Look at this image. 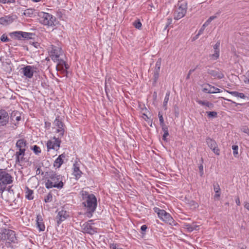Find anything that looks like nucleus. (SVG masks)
Listing matches in <instances>:
<instances>
[{"label": "nucleus", "instance_id": "obj_54", "mask_svg": "<svg viewBox=\"0 0 249 249\" xmlns=\"http://www.w3.org/2000/svg\"><path fill=\"white\" fill-rule=\"evenodd\" d=\"M147 227L146 225H143L141 226V230L142 231H146V230L147 229Z\"/></svg>", "mask_w": 249, "mask_h": 249}, {"label": "nucleus", "instance_id": "obj_24", "mask_svg": "<svg viewBox=\"0 0 249 249\" xmlns=\"http://www.w3.org/2000/svg\"><path fill=\"white\" fill-rule=\"evenodd\" d=\"M36 224L37 227L40 231H44L45 230V225L43 222V219L40 215H38L36 216Z\"/></svg>", "mask_w": 249, "mask_h": 249}, {"label": "nucleus", "instance_id": "obj_33", "mask_svg": "<svg viewBox=\"0 0 249 249\" xmlns=\"http://www.w3.org/2000/svg\"><path fill=\"white\" fill-rule=\"evenodd\" d=\"M232 149L233 150V156L236 158L238 156V146L236 145H233L232 146Z\"/></svg>", "mask_w": 249, "mask_h": 249}, {"label": "nucleus", "instance_id": "obj_8", "mask_svg": "<svg viewBox=\"0 0 249 249\" xmlns=\"http://www.w3.org/2000/svg\"><path fill=\"white\" fill-rule=\"evenodd\" d=\"M0 238L1 240H8L11 242H14L16 240L15 232L10 230H2L0 232Z\"/></svg>", "mask_w": 249, "mask_h": 249}, {"label": "nucleus", "instance_id": "obj_39", "mask_svg": "<svg viewBox=\"0 0 249 249\" xmlns=\"http://www.w3.org/2000/svg\"><path fill=\"white\" fill-rule=\"evenodd\" d=\"M53 196L51 193H49L45 197L44 201L46 203L50 202L52 200Z\"/></svg>", "mask_w": 249, "mask_h": 249}, {"label": "nucleus", "instance_id": "obj_30", "mask_svg": "<svg viewBox=\"0 0 249 249\" xmlns=\"http://www.w3.org/2000/svg\"><path fill=\"white\" fill-rule=\"evenodd\" d=\"M169 96H170V92L168 91L166 93V95L164 99L163 103V107L164 108V109L166 110L167 109V105L169 99Z\"/></svg>", "mask_w": 249, "mask_h": 249}, {"label": "nucleus", "instance_id": "obj_34", "mask_svg": "<svg viewBox=\"0 0 249 249\" xmlns=\"http://www.w3.org/2000/svg\"><path fill=\"white\" fill-rule=\"evenodd\" d=\"M133 25L136 28L138 29H141L142 26V24L139 19H137L133 22Z\"/></svg>", "mask_w": 249, "mask_h": 249}, {"label": "nucleus", "instance_id": "obj_26", "mask_svg": "<svg viewBox=\"0 0 249 249\" xmlns=\"http://www.w3.org/2000/svg\"><path fill=\"white\" fill-rule=\"evenodd\" d=\"M56 62H58V64L56 68V70L57 71L64 70V65H65V61L63 59H59L58 58V60Z\"/></svg>", "mask_w": 249, "mask_h": 249}, {"label": "nucleus", "instance_id": "obj_43", "mask_svg": "<svg viewBox=\"0 0 249 249\" xmlns=\"http://www.w3.org/2000/svg\"><path fill=\"white\" fill-rule=\"evenodd\" d=\"M213 190L215 193H219V192H220V188L218 184L213 185Z\"/></svg>", "mask_w": 249, "mask_h": 249}, {"label": "nucleus", "instance_id": "obj_38", "mask_svg": "<svg viewBox=\"0 0 249 249\" xmlns=\"http://www.w3.org/2000/svg\"><path fill=\"white\" fill-rule=\"evenodd\" d=\"M219 56V50H214V53L211 55L210 57H212L213 59L216 60Z\"/></svg>", "mask_w": 249, "mask_h": 249}, {"label": "nucleus", "instance_id": "obj_50", "mask_svg": "<svg viewBox=\"0 0 249 249\" xmlns=\"http://www.w3.org/2000/svg\"><path fill=\"white\" fill-rule=\"evenodd\" d=\"M15 0H2V3H15Z\"/></svg>", "mask_w": 249, "mask_h": 249}, {"label": "nucleus", "instance_id": "obj_45", "mask_svg": "<svg viewBox=\"0 0 249 249\" xmlns=\"http://www.w3.org/2000/svg\"><path fill=\"white\" fill-rule=\"evenodd\" d=\"M118 246L116 244L112 243L110 244L109 245V248L110 249H122L121 248H119L118 247Z\"/></svg>", "mask_w": 249, "mask_h": 249}, {"label": "nucleus", "instance_id": "obj_17", "mask_svg": "<svg viewBox=\"0 0 249 249\" xmlns=\"http://www.w3.org/2000/svg\"><path fill=\"white\" fill-rule=\"evenodd\" d=\"M72 175L74 176L75 179H78L82 175V172L80 170L79 164L77 162H75L72 166Z\"/></svg>", "mask_w": 249, "mask_h": 249}, {"label": "nucleus", "instance_id": "obj_55", "mask_svg": "<svg viewBox=\"0 0 249 249\" xmlns=\"http://www.w3.org/2000/svg\"><path fill=\"white\" fill-rule=\"evenodd\" d=\"M229 101L231 102L232 104H234L235 106H237L238 105H242L241 104L237 103L234 101H232V100H229Z\"/></svg>", "mask_w": 249, "mask_h": 249}, {"label": "nucleus", "instance_id": "obj_49", "mask_svg": "<svg viewBox=\"0 0 249 249\" xmlns=\"http://www.w3.org/2000/svg\"><path fill=\"white\" fill-rule=\"evenodd\" d=\"M216 18V16H211L206 20V22L209 24L211 22V21L214 19H215Z\"/></svg>", "mask_w": 249, "mask_h": 249}, {"label": "nucleus", "instance_id": "obj_32", "mask_svg": "<svg viewBox=\"0 0 249 249\" xmlns=\"http://www.w3.org/2000/svg\"><path fill=\"white\" fill-rule=\"evenodd\" d=\"M209 25V24L205 22L203 25L202 26V27H201V28L200 29V30H199L197 34L196 35V38H197L201 34H202V33H203L205 28L208 26Z\"/></svg>", "mask_w": 249, "mask_h": 249}, {"label": "nucleus", "instance_id": "obj_47", "mask_svg": "<svg viewBox=\"0 0 249 249\" xmlns=\"http://www.w3.org/2000/svg\"><path fill=\"white\" fill-rule=\"evenodd\" d=\"M199 173H200V176L202 177L203 174H204V172H203V166L202 164H201L199 166Z\"/></svg>", "mask_w": 249, "mask_h": 249}, {"label": "nucleus", "instance_id": "obj_4", "mask_svg": "<svg viewBox=\"0 0 249 249\" xmlns=\"http://www.w3.org/2000/svg\"><path fill=\"white\" fill-rule=\"evenodd\" d=\"M26 144V142L24 139H19L17 142L16 147L18 151H17L15 154L16 163H19L23 160Z\"/></svg>", "mask_w": 249, "mask_h": 249}, {"label": "nucleus", "instance_id": "obj_7", "mask_svg": "<svg viewBox=\"0 0 249 249\" xmlns=\"http://www.w3.org/2000/svg\"><path fill=\"white\" fill-rule=\"evenodd\" d=\"M154 211L158 214V217L162 221L168 223L171 225H175V221L170 213H167L165 210H161L159 208H155Z\"/></svg>", "mask_w": 249, "mask_h": 249}, {"label": "nucleus", "instance_id": "obj_9", "mask_svg": "<svg viewBox=\"0 0 249 249\" xmlns=\"http://www.w3.org/2000/svg\"><path fill=\"white\" fill-rule=\"evenodd\" d=\"M206 142L208 147L212 150L214 153H215L216 155H219L220 150L215 140L211 139L210 137H207L206 139Z\"/></svg>", "mask_w": 249, "mask_h": 249}, {"label": "nucleus", "instance_id": "obj_64", "mask_svg": "<svg viewBox=\"0 0 249 249\" xmlns=\"http://www.w3.org/2000/svg\"><path fill=\"white\" fill-rule=\"evenodd\" d=\"M143 115L145 116V118H148V117L147 115H146L145 114H143Z\"/></svg>", "mask_w": 249, "mask_h": 249}, {"label": "nucleus", "instance_id": "obj_15", "mask_svg": "<svg viewBox=\"0 0 249 249\" xmlns=\"http://www.w3.org/2000/svg\"><path fill=\"white\" fill-rule=\"evenodd\" d=\"M69 216V213L64 209H62L61 211H59L56 217L57 225L59 226L60 223L66 219Z\"/></svg>", "mask_w": 249, "mask_h": 249}, {"label": "nucleus", "instance_id": "obj_5", "mask_svg": "<svg viewBox=\"0 0 249 249\" xmlns=\"http://www.w3.org/2000/svg\"><path fill=\"white\" fill-rule=\"evenodd\" d=\"M187 9V3L184 0L178 1L174 13V19L178 20L186 14Z\"/></svg>", "mask_w": 249, "mask_h": 249}, {"label": "nucleus", "instance_id": "obj_22", "mask_svg": "<svg viewBox=\"0 0 249 249\" xmlns=\"http://www.w3.org/2000/svg\"><path fill=\"white\" fill-rule=\"evenodd\" d=\"M65 158V155L62 154L56 159L53 163V166L56 168H59L63 163V160Z\"/></svg>", "mask_w": 249, "mask_h": 249}, {"label": "nucleus", "instance_id": "obj_11", "mask_svg": "<svg viewBox=\"0 0 249 249\" xmlns=\"http://www.w3.org/2000/svg\"><path fill=\"white\" fill-rule=\"evenodd\" d=\"M60 143L61 141L58 138H56L55 137H53V140H49L47 142V147L48 151L50 149H59Z\"/></svg>", "mask_w": 249, "mask_h": 249}, {"label": "nucleus", "instance_id": "obj_14", "mask_svg": "<svg viewBox=\"0 0 249 249\" xmlns=\"http://www.w3.org/2000/svg\"><path fill=\"white\" fill-rule=\"evenodd\" d=\"M36 68L34 66L28 65L22 69V72L25 76L28 78H31L36 71Z\"/></svg>", "mask_w": 249, "mask_h": 249}, {"label": "nucleus", "instance_id": "obj_31", "mask_svg": "<svg viewBox=\"0 0 249 249\" xmlns=\"http://www.w3.org/2000/svg\"><path fill=\"white\" fill-rule=\"evenodd\" d=\"M35 11V10L34 9H27L24 11L23 14L25 16L31 17L34 14Z\"/></svg>", "mask_w": 249, "mask_h": 249}, {"label": "nucleus", "instance_id": "obj_40", "mask_svg": "<svg viewBox=\"0 0 249 249\" xmlns=\"http://www.w3.org/2000/svg\"><path fill=\"white\" fill-rule=\"evenodd\" d=\"M0 39L1 41L3 42H8L10 40L9 38L7 37V36L5 34H3L1 36Z\"/></svg>", "mask_w": 249, "mask_h": 249}, {"label": "nucleus", "instance_id": "obj_1", "mask_svg": "<svg viewBox=\"0 0 249 249\" xmlns=\"http://www.w3.org/2000/svg\"><path fill=\"white\" fill-rule=\"evenodd\" d=\"M80 195L85 214L91 218L97 207V198L94 194L83 190L80 191Z\"/></svg>", "mask_w": 249, "mask_h": 249}, {"label": "nucleus", "instance_id": "obj_41", "mask_svg": "<svg viewBox=\"0 0 249 249\" xmlns=\"http://www.w3.org/2000/svg\"><path fill=\"white\" fill-rule=\"evenodd\" d=\"M158 117L159 118L160 124H165L164 122V119H163V117L162 116V114L160 112H159Z\"/></svg>", "mask_w": 249, "mask_h": 249}, {"label": "nucleus", "instance_id": "obj_27", "mask_svg": "<svg viewBox=\"0 0 249 249\" xmlns=\"http://www.w3.org/2000/svg\"><path fill=\"white\" fill-rule=\"evenodd\" d=\"M22 31H15L12 32L10 34V35L15 37L18 39H21L22 38Z\"/></svg>", "mask_w": 249, "mask_h": 249}, {"label": "nucleus", "instance_id": "obj_46", "mask_svg": "<svg viewBox=\"0 0 249 249\" xmlns=\"http://www.w3.org/2000/svg\"><path fill=\"white\" fill-rule=\"evenodd\" d=\"M203 91L206 93H210L209 90H210V85H208L206 87L203 88Z\"/></svg>", "mask_w": 249, "mask_h": 249}, {"label": "nucleus", "instance_id": "obj_3", "mask_svg": "<svg viewBox=\"0 0 249 249\" xmlns=\"http://www.w3.org/2000/svg\"><path fill=\"white\" fill-rule=\"evenodd\" d=\"M38 20L41 24L48 27L55 26L56 18L48 13L39 12L37 14Z\"/></svg>", "mask_w": 249, "mask_h": 249}, {"label": "nucleus", "instance_id": "obj_19", "mask_svg": "<svg viewBox=\"0 0 249 249\" xmlns=\"http://www.w3.org/2000/svg\"><path fill=\"white\" fill-rule=\"evenodd\" d=\"M14 20L12 16H5L0 18V24L6 26L12 23Z\"/></svg>", "mask_w": 249, "mask_h": 249}, {"label": "nucleus", "instance_id": "obj_48", "mask_svg": "<svg viewBox=\"0 0 249 249\" xmlns=\"http://www.w3.org/2000/svg\"><path fill=\"white\" fill-rule=\"evenodd\" d=\"M190 205L192 206L194 208H196L198 206V204L193 200L190 202Z\"/></svg>", "mask_w": 249, "mask_h": 249}, {"label": "nucleus", "instance_id": "obj_51", "mask_svg": "<svg viewBox=\"0 0 249 249\" xmlns=\"http://www.w3.org/2000/svg\"><path fill=\"white\" fill-rule=\"evenodd\" d=\"M220 46V42H217L213 46L214 50H219V47Z\"/></svg>", "mask_w": 249, "mask_h": 249}, {"label": "nucleus", "instance_id": "obj_29", "mask_svg": "<svg viewBox=\"0 0 249 249\" xmlns=\"http://www.w3.org/2000/svg\"><path fill=\"white\" fill-rule=\"evenodd\" d=\"M22 38H24L26 39H30L33 38V36H35V34L32 33H28L22 32Z\"/></svg>", "mask_w": 249, "mask_h": 249}, {"label": "nucleus", "instance_id": "obj_16", "mask_svg": "<svg viewBox=\"0 0 249 249\" xmlns=\"http://www.w3.org/2000/svg\"><path fill=\"white\" fill-rule=\"evenodd\" d=\"M53 124L57 126V132L59 133V136L60 137L63 136L64 134V128H63V124L62 122L59 119V117H57L54 121Z\"/></svg>", "mask_w": 249, "mask_h": 249}, {"label": "nucleus", "instance_id": "obj_57", "mask_svg": "<svg viewBox=\"0 0 249 249\" xmlns=\"http://www.w3.org/2000/svg\"><path fill=\"white\" fill-rule=\"evenodd\" d=\"M245 208L249 211V203H246L244 206Z\"/></svg>", "mask_w": 249, "mask_h": 249}, {"label": "nucleus", "instance_id": "obj_35", "mask_svg": "<svg viewBox=\"0 0 249 249\" xmlns=\"http://www.w3.org/2000/svg\"><path fill=\"white\" fill-rule=\"evenodd\" d=\"M210 93H215L220 92V89L210 85V90L209 91Z\"/></svg>", "mask_w": 249, "mask_h": 249}, {"label": "nucleus", "instance_id": "obj_21", "mask_svg": "<svg viewBox=\"0 0 249 249\" xmlns=\"http://www.w3.org/2000/svg\"><path fill=\"white\" fill-rule=\"evenodd\" d=\"M199 226L197 225L196 222H193L192 224L184 223L183 224V228L188 232H192L193 231H196L198 230Z\"/></svg>", "mask_w": 249, "mask_h": 249}, {"label": "nucleus", "instance_id": "obj_62", "mask_svg": "<svg viewBox=\"0 0 249 249\" xmlns=\"http://www.w3.org/2000/svg\"><path fill=\"white\" fill-rule=\"evenodd\" d=\"M190 74H189V72H188V75H187V76L186 77V78L187 79H189V77H190Z\"/></svg>", "mask_w": 249, "mask_h": 249}, {"label": "nucleus", "instance_id": "obj_18", "mask_svg": "<svg viewBox=\"0 0 249 249\" xmlns=\"http://www.w3.org/2000/svg\"><path fill=\"white\" fill-rule=\"evenodd\" d=\"M161 66V60L159 59L156 63L154 71L153 80L154 83H156L159 77Z\"/></svg>", "mask_w": 249, "mask_h": 249}, {"label": "nucleus", "instance_id": "obj_52", "mask_svg": "<svg viewBox=\"0 0 249 249\" xmlns=\"http://www.w3.org/2000/svg\"><path fill=\"white\" fill-rule=\"evenodd\" d=\"M41 174V175L43 174V172L41 171L40 167H38L36 170V175H38Z\"/></svg>", "mask_w": 249, "mask_h": 249}, {"label": "nucleus", "instance_id": "obj_2", "mask_svg": "<svg viewBox=\"0 0 249 249\" xmlns=\"http://www.w3.org/2000/svg\"><path fill=\"white\" fill-rule=\"evenodd\" d=\"M45 177V186L47 189L56 188L60 190L63 188L65 183L63 176L51 170L46 172Z\"/></svg>", "mask_w": 249, "mask_h": 249}, {"label": "nucleus", "instance_id": "obj_23", "mask_svg": "<svg viewBox=\"0 0 249 249\" xmlns=\"http://www.w3.org/2000/svg\"><path fill=\"white\" fill-rule=\"evenodd\" d=\"M207 72L209 74L214 77L215 78L221 79L224 77L223 74L219 71L208 70Z\"/></svg>", "mask_w": 249, "mask_h": 249}, {"label": "nucleus", "instance_id": "obj_63", "mask_svg": "<svg viewBox=\"0 0 249 249\" xmlns=\"http://www.w3.org/2000/svg\"><path fill=\"white\" fill-rule=\"evenodd\" d=\"M20 119V117H17V118H16V120H18V121Z\"/></svg>", "mask_w": 249, "mask_h": 249}, {"label": "nucleus", "instance_id": "obj_56", "mask_svg": "<svg viewBox=\"0 0 249 249\" xmlns=\"http://www.w3.org/2000/svg\"><path fill=\"white\" fill-rule=\"evenodd\" d=\"M235 202L236 203V204L238 206L240 205V200H239V198H237L235 200Z\"/></svg>", "mask_w": 249, "mask_h": 249}, {"label": "nucleus", "instance_id": "obj_13", "mask_svg": "<svg viewBox=\"0 0 249 249\" xmlns=\"http://www.w3.org/2000/svg\"><path fill=\"white\" fill-rule=\"evenodd\" d=\"M92 220H90L87 222H85L81 225L82 231L83 232L87 233L90 234H93L95 232V230L91 226V222Z\"/></svg>", "mask_w": 249, "mask_h": 249}, {"label": "nucleus", "instance_id": "obj_59", "mask_svg": "<svg viewBox=\"0 0 249 249\" xmlns=\"http://www.w3.org/2000/svg\"><path fill=\"white\" fill-rule=\"evenodd\" d=\"M220 192H219V193H216V194L214 196V197H219L220 196Z\"/></svg>", "mask_w": 249, "mask_h": 249}, {"label": "nucleus", "instance_id": "obj_12", "mask_svg": "<svg viewBox=\"0 0 249 249\" xmlns=\"http://www.w3.org/2000/svg\"><path fill=\"white\" fill-rule=\"evenodd\" d=\"M9 121V115L7 111L4 109H0V127L6 125Z\"/></svg>", "mask_w": 249, "mask_h": 249}, {"label": "nucleus", "instance_id": "obj_36", "mask_svg": "<svg viewBox=\"0 0 249 249\" xmlns=\"http://www.w3.org/2000/svg\"><path fill=\"white\" fill-rule=\"evenodd\" d=\"M206 113L209 118H215L217 115V113L215 111H207Z\"/></svg>", "mask_w": 249, "mask_h": 249}, {"label": "nucleus", "instance_id": "obj_44", "mask_svg": "<svg viewBox=\"0 0 249 249\" xmlns=\"http://www.w3.org/2000/svg\"><path fill=\"white\" fill-rule=\"evenodd\" d=\"M160 125L162 127V130L164 133H168V127L165 124H160Z\"/></svg>", "mask_w": 249, "mask_h": 249}, {"label": "nucleus", "instance_id": "obj_10", "mask_svg": "<svg viewBox=\"0 0 249 249\" xmlns=\"http://www.w3.org/2000/svg\"><path fill=\"white\" fill-rule=\"evenodd\" d=\"M51 55L52 56V59L55 62L58 60V58L60 55L62 54V49L57 46L52 45L50 50Z\"/></svg>", "mask_w": 249, "mask_h": 249}, {"label": "nucleus", "instance_id": "obj_42", "mask_svg": "<svg viewBox=\"0 0 249 249\" xmlns=\"http://www.w3.org/2000/svg\"><path fill=\"white\" fill-rule=\"evenodd\" d=\"M241 131L249 136V128L246 126H243L241 128Z\"/></svg>", "mask_w": 249, "mask_h": 249}, {"label": "nucleus", "instance_id": "obj_60", "mask_svg": "<svg viewBox=\"0 0 249 249\" xmlns=\"http://www.w3.org/2000/svg\"><path fill=\"white\" fill-rule=\"evenodd\" d=\"M195 69H191L189 72V74H191L193 72H194L195 71Z\"/></svg>", "mask_w": 249, "mask_h": 249}, {"label": "nucleus", "instance_id": "obj_53", "mask_svg": "<svg viewBox=\"0 0 249 249\" xmlns=\"http://www.w3.org/2000/svg\"><path fill=\"white\" fill-rule=\"evenodd\" d=\"M169 136V133H164L163 136H162V139L164 141H167V137Z\"/></svg>", "mask_w": 249, "mask_h": 249}, {"label": "nucleus", "instance_id": "obj_6", "mask_svg": "<svg viewBox=\"0 0 249 249\" xmlns=\"http://www.w3.org/2000/svg\"><path fill=\"white\" fill-rule=\"evenodd\" d=\"M13 179L10 174L0 170V191L3 192L6 189V185L13 182Z\"/></svg>", "mask_w": 249, "mask_h": 249}, {"label": "nucleus", "instance_id": "obj_61", "mask_svg": "<svg viewBox=\"0 0 249 249\" xmlns=\"http://www.w3.org/2000/svg\"><path fill=\"white\" fill-rule=\"evenodd\" d=\"M34 2H38L41 1L42 0H31Z\"/></svg>", "mask_w": 249, "mask_h": 249}, {"label": "nucleus", "instance_id": "obj_20", "mask_svg": "<svg viewBox=\"0 0 249 249\" xmlns=\"http://www.w3.org/2000/svg\"><path fill=\"white\" fill-rule=\"evenodd\" d=\"M197 103L199 104L200 105L204 107V108L206 110H210L213 108L214 105L213 104L208 101L206 100H198L196 101Z\"/></svg>", "mask_w": 249, "mask_h": 249}, {"label": "nucleus", "instance_id": "obj_25", "mask_svg": "<svg viewBox=\"0 0 249 249\" xmlns=\"http://www.w3.org/2000/svg\"><path fill=\"white\" fill-rule=\"evenodd\" d=\"M25 198L28 200H32L34 199L33 191L29 188L28 187L25 186Z\"/></svg>", "mask_w": 249, "mask_h": 249}, {"label": "nucleus", "instance_id": "obj_28", "mask_svg": "<svg viewBox=\"0 0 249 249\" xmlns=\"http://www.w3.org/2000/svg\"><path fill=\"white\" fill-rule=\"evenodd\" d=\"M228 92L232 95V96H234L235 97H239L242 99H244L246 97V96L245 94L243 93H240L237 91H228Z\"/></svg>", "mask_w": 249, "mask_h": 249}, {"label": "nucleus", "instance_id": "obj_37", "mask_svg": "<svg viewBox=\"0 0 249 249\" xmlns=\"http://www.w3.org/2000/svg\"><path fill=\"white\" fill-rule=\"evenodd\" d=\"M32 150H33L34 152L36 155H38L39 153H41V150L40 147L37 146L36 145H35L33 146Z\"/></svg>", "mask_w": 249, "mask_h": 249}, {"label": "nucleus", "instance_id": "obj_58", "mask_svg": "<svg viewBox=\"0 0 249 249\" xmlns=\"http://www.w3.org/2000/svg\"><path fill=\"white\" fill-rule=\"evenodd\" d=\"M64 67H65V71H66L67 69H69V66H68V65L67 64H66L65 63V65H64ZM67 72V71H66Z\"/></svg>", "mask_w": 249, "mask_h": 249}]
</instances>
